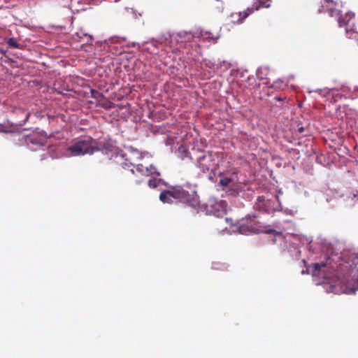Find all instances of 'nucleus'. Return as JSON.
Here are the masks:
<instances>
[{
  "mask_svg": "<svg viewBox=\"0 0 358 358\" xmlns=\"http://www.w3.org/2000/svg\"><path fill=\"white\" fill-rule=\"evenodd\" d=\"M187 187V185L186 187ZM159 199L166 203H172L173 199H176L195 210L200 206L197 192L194 189L188 191L185 185H176L171 187L169 189L162 191L159 194Z\"/></svg>",
  "mask_w": 358,
  "mask_h": 358,
  "instance_id": "1",
  "label": "nucleus"
},
{
  "mask_svg": "<svg viewBox=\"0 0 358 358\" xmlns=\"http://www.w3.org/2000/svg\"><path fill=\"white\" fill-rule=\"evenodd\" d=\"M354 271L351 266L340 264L336 278L331 282L329 292L336 294H355L358 287L352 277Z\"/></svg>",
  "mask_w": 358,
  "mask_h": 358,
  "instance_id": "2",
  "label": "nucleus"
},
{
  "mask_svg": "<svg viewBox=\"0 0 358 358\" xmlns=\"http://www.w3.org/2000/svg\"><path fill=\"white\" fill-rule=\"evenodd\" d=\"M105 150L107 153L111 152L117 155H120L122 157H124V155L122 153V151L118 148L115 147L109 143L102 145L99 143V145H95L92 138H89L87 139L79 140L74 143L72 145L68 148V151L71 156H80L85 155H92L95 151Z\"/></svg>",
  "mask_w": 358,
  "mask_h": 358,
  "instance_id": "3",
  "label": "nucleus"
},
{
  "mask_svg": "<svg viewBox=\"0 0 358 358\" xmlns=\"http://www.w3.org/2000/svg\"><path fill=\"white\" fill-rule=\"evenodd\" d=\"M340 27H345V33L350 38L357 40L358 38V18L355 13L351 12L341 14L338 19Z\"/></svg>",
  "mask_w": 358,
  "mask_h": 358,
  "instance_id": "4",
  "label": "nucleus"
},
{
  "mask_svg": "<svg viewBox=\"0 0 358 358\" xmlns=\"http://www.w3.org/2000/svg\"><path fill=\"white\" fill-rule=\"evenodd\" d=\"M227 204L225 201L210 196L204 204L206 214L213 215L216 217H222L227 213Z\"/></svg>",
  "mask_w": 358,
  "mask_h": 358,
  "instance_id": "5",
  "label": "nucleus"
},
{
  "mask_svg": "<svg viewBox=\"0 0 358 358\" xmlns=\"http://www.w3.org/2000/svg\"><path fill=\"white\" fill-rule=\"evenodd\" d=\"M196 166L203 173L213 171L217 164L215 162L214 155L212 152H203L201 156L197 159Z\"/></svg>",
  "mask_w": 358,
  "mask_h": 358,
  "instance_id": "6",
  "label": "nucleus"
},
{
  "mask_svg": "<svg viewBox=\"0 0 358 358\" xmlns=\"http://www.w3.org/2000/svg\"><path fill=\"white\" fill-rule=\"evenodd\" d=\"M259 223L255 218H247L238 226V231L243 235L257 234L259 232Z\"/></svg>",
  "mask_w": 358,
  "mask_h": 358,
  "instance_id": "7",
  "label": "nucleus"
},
{
  "mask_svg": "<svg viewBox=\"0 0 358 358\" xmlns=\"http://www.w3.org/2000/svg\"><path fill=\"white\" fill-rule=\"evenodd\" d=\"M25 143L31 149V145L42 147L45 145V138L38 133H31L25 137Z\"/></svg>",
  "mask_w": 358,
  "mask_h": 358,
  "instance_id": "8",
  "label": "nucleus"
},
{
  "mask_svg": "<svg viewBox=\"0 0 358 358\" xmlns=\"http://www.w3.org/2000/svg\"><path fill=\"white\" fill-rule=\"evenodd\" d=\"M255 12L252 6L248 7L245 10L238 13H232L231 17H237V19L231 20V23L234 24H242L245 19Z\"/></svg>",
  "mask_w": 358,
  "mask_h": 358,
  "instance_id": "9",
  "label": "nucleus"
},
{
  "mask_svg": "<svg viewBox=\"0 0 358 358\" xmlns=\"http://www.w3.org/2000/svg\"><path fill=\"white\" fill-rule=\"evenodd\" d=\"M136 171L141 175L143 176H152L156 174L157 176H159L160 173L158 172L155 166L152 165H150L149 166H145L142 164H138L136 166Z\"/></svg>",
  "mask_w": 358,
  "mask_h": 358,
  "instance_id": "10",
  "label": "nucleus"
},
{
  "mask_svg": "<svg viewBox=\"0 0 358 358\" xmlns=\"http://www.w3.org/2000/svg\"><path fill=\"white\" fill-rule=\"evenodd\" d=\"M151 43L155 47H157L158 44L168 45L171 43V35L167 32L163 33L157 39H152Z\"/></svg>",
  "mask_w": 358,
  "mask_h": 358,
  "instance_id": "11",
  "label": "nucleus"
},
{
  "mask_svg": "<svg viewBox=\"0 0 358 358\" xmlns=\"http://www.w3.org/2000/svg\"><path fill=\"white\" fill-rule=\"evenodd\" d=\"M271 0H254L252 4V8L255 11L258 10L260 8H269Z\"/></svg>",
  "mask_w": 358,
  "mask_h": 358,
  "instance_id": "12",
  "label": "nucleus"
},
{
  "mask_svg": "<svg viewBox=\"0 0 358 358\" xmlns=\"http://www.w3.org/2000/svg\"><path fill=\"white\" fill-rule=\"evenodd\" d=\"M197 37L201 38L204 41H215L217 38L214 36L212 33L208 31H201Z\"/></svg>",
  "mask_w": 358,
  "mask_h": 358,
  "instance_id": "13",
  "label": "nucleus"
},
{
  "mask_svg": "<svg viewBox=\"0 0 358 358\" xmlns=\"http://www.w3.org/2000/svg\"><path fill=\"white\" fill-rule=\"evenodd\" d=\"M255 208L259 211H266L265 198L264 196H259L257 197V202L255 204Z\"/></svg>",
  "mask_w": 358,
  "mask_h": 358,
  "instance_id": "14",
  "label": "nucleus"
},
{
  "mask_svg": "<svg viewBox=\"0 0 358 358\" xmlns=\"http://www.w3.org/2000/svg\"><path fill=\"white\" fill-rule=\"evenodd\" d=\"M6 43L10 48H21V45L19 43H17V40L15 38H10L6 41Z\"/></svg>",
  "mask_w": 358,
  "mask_h": 358,
  "instance_id": "15",
  "label": "nucleus"
},
{
  "mask_svg": "<svg viewBox=\"0 0 358 358\" xmlns=\"http://www.w3.org/2000/svg\"><path fill=\"white\" fill-rule=\"evenodd\" d=\"M162 181V180L160 178H152L149 179L148 184L150 188H155L159 185V183Z\"/></svg>",
  "mask_w": 358,
  "mask_h": 358,
  "instance_id": "16",
  "label": "nucleus"
},
{
  "mask_svg": "<svg viewBox=\"0 0 358 358\" xmlns=\"http://www.w3.org/2000/svg\"><path fill=\"white\" fill-rule=\"evenodd\" d=\"M232 180L228 177H223L220 180V184L223 188L229 186Z\"/></svg>",
  "mask_w": 358,
  "mask_h": 358,
  "instance_id": "17",
  "label": "nucleus"
},
{
  "mask_svg": "<svg viewBox=\"0 0 358 358\" xmlns=\"http://www.w3.org/2000/svg\"><path fill=\"white\" fill-rule=\"evenodd\" d=\"M213 268L214 269H221V270H226L227 268V266L225 264H221L219 262H214L213 264Z\"/></svg>",
  "mask_w": 358,
  "mask_h": 358,
  "instance_id": "18",
  "label": "nucleus"
},
{
  "mask_svg": "<svg viewBox=\"0 0 358 358\" xmlns=\"http://www.w3.org/2000/svg\"><path fill=\"white\" fill-rule=\"evenodd\" d=\"M101 106L106 109H110L115 108V103L111 101H106V103L101 104Z\"/></svg>",
  "mask_w": 358,
  "mask_h": 358,
  "instance_id": "19",
  "label": "nucleus"
},
{
  "mask_svg": "<svg viewBox=\"0 0 358 358\" xmlns=\"http://www.w3.org/2000/svg\"><path fill=\"white\" fill-rule=\"evenodd\" d=\"M326 264L324 263H316L314 264V268L315 271H321L322 268H324Z\"/></svg>",
  "mask_w": 358,
  "mask_h": 358,
  "instance_id": "20",
  "label": "nucleus"
},
{
  "mask_svg": "<svg viewBox=\"0 0 358 358\" xmlns=\"http://www.w3.org/2000/svg\"><path fill=\"white\" fill-rule=\"evenodd\" d=\"M275 99L278 101H282V102H285L287 101V96H275Z\"/></svg>",
  "mask_w": 358,
  "mask_h": 358,
  "instance_id": "21",
  "label": "nucleus"
},
{
  "mask_svg": "<svg viewBox=\"0 0 358 358\" xmlns=\"http://www.w3.org/2000/svg\"><path fill=\"white\" fill-rule=\"evenodd\" d=\"M91 92H92V96L94 98H96V95L101 96V94L99 92L96 91V90H92Z\"/></svg>",
  "mask_w": 358,
  "mask_h": 358,
  "instance_id": "22",
  "label": "nucleus"
},
{
  "mask_svg": "<svg viewBox=\"0 0 358 358\" xmlns=\"http://www.w3.org/2000/svg\"><path fill=\"white\" fill-rule=\"evenodd\" d=\"M263 70H266V69H258L257 73V75L258 78H259L260 79H263V78H264L260 75V74L262 73V71H263Z\"/></svg>",
  "mask_w": 358,
  "mask_h": 358,
  "instance_id": "23",
  "label": "nucleus"
},
{
  "mask_svg": "<svg viewBox=\"0 0 358 358\" xmlns=\"http://www.w3.org/2000/svg\"><path fill=\"white\" fill-rule=\"evenodd\" d=\"M328 3H332L336 4V3L334 1V0H324Z\"/></svg>",
  "mask_w": 358,
  "mask_h": 358,
  "instance_id": "24",
  "label": "nucleus"
},
{
  "mask_svg": "<svg viewBox=\"0 0 358 358\" xmlns=\"http://www.w3.org/2000/svg\"><path fill=\"white\" fill-rule=\"evenodd\" d=\"M303 131H304V129H303V127H300V128H299V129H298V131H299V133H302Z\"/></svg>",
  "mask_w": 358,
  "mask_h": 358,
  "instance_id": "25",
  "label": "nucleus"
},
{
  "mask_svg": "<svg viewBox=\"0 0 358 358\" xmlns=\"http://www.w3.org/2000/svg\"><path fill=\"white\" fill-rule=\"evenodd\" d=\"M352 255L355 256V257H354L355 259H358V252L357 253H353Z\"/></svg>",
  "mask_w": 358,
  "mask_h": 358,
  "instance_id": "26",
  "label": "nucleus"
},
{
  "mask_svg": "<svg viewBox=\"0 0 358 358\" xmlns=\"http://www.w3.org/2000/svg\"><path fill=\"white\" fill-rule=\"evenodd\" d=\"M229 17H230L231 20L233 19H237V17H231V14L230 15Z\"/></svg>",
  "mask_w": 358,
  "mask_h": 358,
  "instance_id": "27",
  "label": "nucleus"
},
{
  "mask_svg": "<svg viewBox=\"0 0 358 358\" xmlns=\"http://www.w3.org/2000/svg\"><path fill=\"white\" fill-rule=\"evenodd\" d=\"M185 35H190V34H187V32H185Z\"/></svg>",
  "mask_w": 358,
  "mask_h": 358,
  "instance_id": "28",
  "label": "nucleus"
},
{
  "mask_svg": "<svg viewBox=\"0 0 358 358\" xmlns=\"http://www.w3.org/2000/svg\"><path fill=\"white\" fill-rule=\"evenodd\" d=\"M178 36H182V33H180V34H178Z\"/></svg>",
  "mask_w": 358,
  "mask_h": 358,
  "instance_id": "29",
  "label": "nucleus"
},
{
  "mask_svg": "<svg viewBox=\"0 0 358 358\" xmlns=\"http://www.w3.org/2000/svg\"><path fill=\"white\" fill-rule=\"evenodd\" d=\"M191 37H196L195 35H191Z\"/></svg>",
  "mask_w": 358,
  "mask_h": 358,
  "instance_id": "30",
  "label": "nucleus"
},
{
  "mask_svg": "<svg viewBox=\"0 0 358 358\" xmlns=\"http://www.w3.org/2000/svg\"><path fill=\"white\" fill-rule=\"evenodd\" d=\"M357 281H358V278H357Z\"/></svg>",
  "mask_w": 358,
  "mask_h": 358,
  "instance_id": "31",
  "label": "nucleus"
}]
</instances>
